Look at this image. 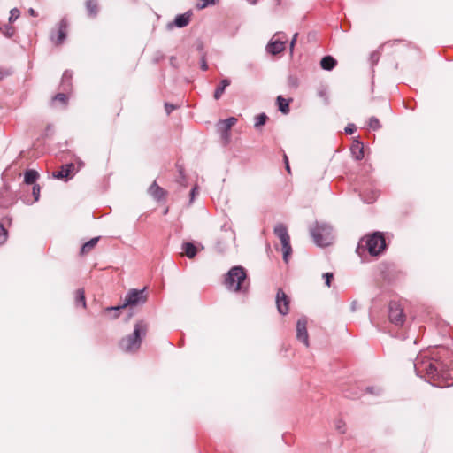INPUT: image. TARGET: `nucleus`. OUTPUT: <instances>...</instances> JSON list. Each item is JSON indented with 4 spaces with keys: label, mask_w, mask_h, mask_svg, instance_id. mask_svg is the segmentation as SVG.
Masks as SVG:
<instances>
[{
    "label": "nucleus",
    "mask_w": 453,
    "mask_h": 453,
    "mask_svg": "<svg viewBox=\"0 0 453 453\" xmlns=\"http://www.w3.org/2000/svg\"><path fill=\"white\" fill-rule=\"evenodd\" d=\"M290 101H291V99H286V98H284L281 96H279L277 97V104H278L279 110L283 114H288L289 112V111H290V109H289V102Z\"/></svg>",
    "instance_id": "obj_19"
},
{
    "label": "nucleus",
    "mask_w": 453,
    "mask_h": 453,
    "mask_svg": "<svg viewBox=\"0 0 453 453\" xmlns=\"http://www.w3.org/2000/svg\"><path fill=\"white\" fill-rule=\"evenodd\" d=\"M416 372L426 380L440 388L449 387L453 380L449 381L445 365L438 359L428 357H418L414 364Z\"/></svg>",
    "instance_id": "obj_1"
},
{
    "label": "nucleus",
    "mask_w": 453,
    "mask_h": 453,
    "mask_svg": "<svg viewBox=\"0 0 453 453\" xmlns=\"http://www.w3.org/2000/svg\"><path fill=\"white\" fill-rule=\"evenodd\" d=\"M33 196L35 197V201H38L40 196V187L39 185H35L33 187Z\"/></svg>",
    "instance_id": "obj_34"
},
{
    "label": "nucleus",
    "mask_w": 453,
    "mask_h": 453,
    "mask_svg": "<svg viewBox=\"0 0 453 453\" xmlns=\"http://www.w3.org/2000/svg\"><path fill=\"white\" fill-rule=\"evenodd\" d=\"M323 277H324V278H325V280H326V285L327 287H330V285H331V280L334 278L333 273H325V274L323 275Z\"/></svg>",
    "instance_id": "obj_35"
},
{
    "label": "nucleus",
    "mask_w": 453,
    "mask_h": 453,
    "mask_svg": "<svg viewBox=\"0 0 453 453\" xmlns=\"http://www.w3.org/2000/svg\"><path fill=\"white\" fill-rule=\"evenodd\" d=\"M68 21L66 19H62L58 24V28L51 32L50 40L56 45L59 46L64 43L67 37L68 33Z\"/></svg>",
    "instance_id": "obj_8"
},
{
    "label": "nucleus",
    "mask_w": 453,
    "mask_h": 453,
    "mask_svg": "<svg viewBox=\"0 0 453 453\" xmlns=\"http://www.w3.org/2000/svg\"><path fill=\"white\" fill-rule=\"evenodd\" d=\"M182 249L184 250V254L188 257V258H193L196 257V253H197V249L196 248V246L191 243V242H186L183 244L182 246Z\"/></svg>",
    "instance_id": "obj_24"
},
{
    "label": "nucleus",
    "mask_w": 453,
    "mask_h": 453,
    "mask_svg": "<svg viewBox=\"0 0 453 453\" xmlns=\"http://www.w3.org/2000/svg\"><path fill=\"white\" fill-rule=\"evenodd\" d=\"M388 318L391 323L395 326H403L405 321L403 308L397 302H390L388 306Z\"/></svg>",
    "instance_id": "obj_9"
},
{
    "label": "nucleus",
    "mask_w": 453,
    "mask_h": 453,
    "mask_svg": "<svg viewBox=\"0 0 453 453\" xmlns=\"http://www.w3.org/2000/svg\"><path fill=\"white\" fill-rule=\"evenodd\" d=\"M311 234L319 246H328L333 241L331 228L326 225L316 224L311 228Z\"/></svg>",
    "instance_id": "obj_7"
},
{
    "label": "nucleus",
    "mask_w": 453,
    "mask_h": 453,
    "mask_svg": "<svg viewBox=\"0 0 453 453\" xmlns=\"http://www.w3.org/2000/svg\"><path fill=\"white\" fill-rule=\"evenodd\" d=\"M336 60L331 56H326L320 61L321 67L327 71L332 70L336 65Z\"/></svg>",
    "instance_id": "obj_20"
},
{
    "label": "nucleus",
    "mask_w": 453,
    "mask_h": 453,
    "mask_svg": "<svg viewBox=\"0 0 453 453\" xmlns=\"http://www.w3.org/2000/svg\"><path fill=\"white\" fill-rule=\"evenodd\" d=\"M12 74V72L9 69L0 67V81L8 77Z\"/></svg>",
    "instance_id": "obj_33"
},
{
    "label": "nucleus",
    "mask_w": 453,
    "mask_h": 453,
    "mask_svg": "<svg viewBox=\"0 0 453 453\" xmlns=\"http://www.w3.org/2000/svg\"><path fill=\"white\" fill-rule=\"evenodd\" d=\"M351 154L356 160H361L365 157L364 144L358 140H354L350 147Z\"/></svg>",
    "instance_id": "obj_13"
},
{
    "label": "nucleus",
    "mask_w": 453,
    "mask_h": 453,
    "mask_svg": "<svg viewBox=\"0 0 453 453\" xmlns=\"http://www.w3.org/2000/svg\"><path fill=\"white\" fill-rule=\"evenodd\" d=\"M19 17V11L17 8H13L10 12V22L15 21Z\"/></svg>",
    "instance_id": "obj_31"
},
{
    "label": "nucleus",
    "mask_w": 453,
    "mask_h": 453,
    "mask_svg": "<svg viewBox=\"0 0 453 453\" xmlns=\"http://www.w3.org/2000/svg\"><path fill=\"white\" fill-rule=\"evenodd\" d=\"M296 37H297V34L296 33L293 36V39L290 42V50L293 51V49H294V46H295V43H296Z\"/></svg>",
    "instance_id": "obj_39"
},
{
    "label": "nucleus",
    "mask_w": 453,
    "mask_h": 453,
    "mask_svg": "<svg viewBox=\"0 0 453 453\" xmlns=\"http://www.w3.org/2000/svg\"><path fill=\"white\" fill-rule=\"evenodd\" d=\"M85 7L88 15L91 18H95L99 12V6L96 0H87L85 2Z\"/></svg>",
    "instance_id": "obj_16"
},
{
    "label": "nucleus",
    "mask_w": 453,
    "mask_h": 453,
    "mask_svg": "<svg viewBox=\"0 0 453 453\" xmlns=\"http://www.w3.org/2000/svg\"><path fill=\"white\" fill-rule=\"evenodd\" d=\"M267 119H268V117H267V115L265 113L258 114L257 116L255 117L254 127L256 128H259L260 127H262L263 125L265 124Z\"/></svg>",
    "instance_id": "obj_28"
},
{
    "label": "nucleus",
    "mask_w": 453,
    "mask_h": 453,
    "mask_svg": "<svg viewBox=\"0 0 453 453\" xmlns=\"http://www.w3.org/2000/svg\"><path fill=\"white\" fill-rule=\"evenodd\" d=\"M146 288L143 289L138 290L134 288H131L127 293L124 302L121 305L116 307H108L105 309V311H114V318H118L119 316V311L120 309H124L126 307H134L145 303L147 302L148 296L146 294Z\"/></svg>",
    "instance_id": "obj_3"
},
{
    "label": "nucleus",
    "mask_w": 453,
    "mask_h": 453,
    "mask_svg": "<svg viewBox=\"0 0 453 453\" xmlns=\"http://www.w3.org/2000/svg\"><path fill=\"white\" fill-rule=\"evenodd\" d=\"M368 125L372 130H378L381 127L380 120L375 117L370 118Z\"/></svg>",
    "instance_id": "obj_29"
},
{
    "label": "nucleus",
    "mask_w": 453,
    "mask_h": 453,
    "mask_svg": "<svg viewBox=\"0 0 453 453\" xmlns=\"http://www.w3.org/2000/svg\"><path fill=\"white\" fill-rule=\"evenodd\" d=\"M165 108L167 114H170L175 109V106L171 104L166 103L165 104Z\"/></svg>",
    "instance_id": "obj_37"
},
{
    "label": "nucleus",
    "mask_w": 453,
    "mask_h": 453,
    "mask_svg": "<svg viewBox=\"0 0 453 453\" xmlns=\"http://www.w3.org/2000/svg\"><path fill=\"white\" fill-rule=\"evenodd\" d=\"M296 337L305 346H309L307 321L305 319H298V321L296 323Z\"/></svg>",
    "instance_id": "obj_12"
},
{
    "label": "nucleus",
    "mask_w": 453,
    "mask_h": 453,
    "mask_svg": "<svg viewBox=\"0 0 453 453\" xmlns=\"http://www.w3.org/2000/svg\"><path fill=\"white\" fill-rule=\"evenodd\" d=\"M98 241L99 237H95L89 240L88 242H85L81 248L80 256H86L88 253H90L91 250H94L95 247L96 246Z\"/></svg>",
    "instance_id": "obj_15"
},
{
    "label": "nucleus",
    "mask_w": 453,
    "mask_h": 453,
    "mask_svg": "<svg viewBox=\"0 0 453 453\" xmlns=\"http://www.w3.org/2000/svg\"><path fill=\"white\" fill-rule=\"evenodd\" d=\"M275 302L279 313L287 315L289 311L290 299L281 288L277 291Z\"/></svg>",
    "instance_id": "obj_10"
},
{
    "label": "nucleus",
    "mask_w": 453,
    "mask_h": 453,
    "mask_svg": "<svg viewBox=\"0 0 453 453\" xmlns=\"http://www.w3.org/2000/svg\"><path fill=\"white\" fill-rule=\"evenodd\" d=\"M28 12H29V14H30L31 16H33V17H37V16H38L37 12H36L33 8H30V9L28 10Z\"/></svg>",
    "instance_id": "obj_40"
},
{
    "label": "nucleus",
    "mask_w": 453,
    "mask_h": 453,
    "mask_svg": "<svg viewBox=\"0 0 453 453\" xmlns=\"http://www.w3.org/2000/svg\"><path fill=\"white\" fill-rule=\"evenodd\" d=\"M75 171V165L73 163L66 164L61 166V169L59 171H56L52 173V176L55 179L67 180L71 179Z\"/></svg>",
    "instance_id": "obj_11"
},
{
    "label": "nucleus",
    "mask_w": 453,
    "mask_h": 453,
    "mask_svg": "<svg viewBox=\"0 0 453 453\" xmlns=\"http://www.w3.org/2000/svg\"><path fill=\"white\" fill-rule=\"evenodd\" d=\"M75 299H76L77 304L81 303L83 308L86 307L85 292L83 289L80 288V289L76 290Z\"/></svg>",
    "instance_id": "obj_27"
},
{
    "label": "nucleus",
    "mask_w": 453,
    "mask_h": 453,
    "mask_svg": "<svg viewBox=\"0 0 453 453\" xmlns=\"http://www.w3.org/2000/svg\"><path fill=\"white\" fill-rule=\"evenodd\" d=\"M355 131H356V127L354 124H349L345 128L346 134H352Z\"/></svg>",
    "instance_id": "obj_36"
},
{
    "label": "nucleus",
    "mask_w": 453,
    "mask_h": 453,
    "mask_svg": "<svg viewBox=\"0 0 453 453\" xmlns=\"http://www.w3.org/2000/svg\"><path fill=\"white\" fill-rule=\"evenodd\" d=\"M72 79H73V73L71 71H65L63 73V76L61 79V86L63 87L64 90H66L72 87Z\"/></svg>",
    "instance_id": "obj_23"
},
{
    "label": "nucleus",
    "mask_w": 453,
    "mask_h": 453,
    "mask_svg": "<svg viewBox=\"0 0 453 453\" xmlns=\"http://www.w3.org/2000/svg\"><path fill=\"white\" fill-rule=\"evenodd\" d=\"M7 239V231L3 225H0V245L4 243Z\"/></svg>",
    "instance_id": "obj_32"
},
{
    "label": "nucleus",
    "mask_w": 453,
    "mask_h": 453,
    "mask_svg": "<svg viewBox=\"0 0 453 453\" xmlns=\"http://www.w3.org/2000/svg\"><path fill=\"white\" fill-rule=\"evenodd\" d=\"M284 162H285V165H286V170L288 171V173H291V170H290V166H289V163H288V158L286 155H284Z\"/></svg>",
    "instance_id": "obj_38"
},
{
    "label": "nucleus",
    "mask_w": 453,
    "mask_h": 453,
    "mask_svg": "<svg viewBox=\"0 0 453 453\" xmlns=\"http://www.w3.org/2000/svg\"><path fill=\"white\" fill-rule=\"evenodd\" d=\"M237 122V119L234 117H231L229 119H226L225 120L220 121V128L224 132H228L232 127H234Z\"/></svg>",
    "instance_id": "obj_25"
},
{
    "label": "nucleus",
    "mask_w": 453,
    "mask_h": 453,
    "mask_svg": "<svg viewBox=\"0 0 453 453\" xmlns=\"http://www.w3.org/2000/svg\"><path fill=\"white\" fill-rule=\"evenodd\" d=\"M285 44L286 42L283 41L273 40L267 44L266 50L272 55H276L278 53L282 52L285 50Z\"/></svg>",
    "instance_id": "obj_14"
},
{
    "label": "nucleus",
    "mask_w": 453,
    "mask_h": 453,
    "mask_svg": "<svg viewBox=\"0 0 453 453\" xmlns=\"http://www.w3.org/2000/svg\"><path fill=\"white\" fill-rule=\"evenodd\" d=\"M67 103H68V96L65 93L57 94L51 100L52 106H56L58 104H59L61 106L65 107L67 105Z\"/></svg>",
    "instance_id": "obj_21"
},
{
    "label": "nucleus",
    "mask_w": 453,
    "mask_h": 453,
    "mask_svg": "<svg viewBox=\"0 0 453 453\" xmlns=\"http://www.w3.org/2000/svg\"><path fill=\"white\" fill-rule=\"evenodd\" d=\"M150 193L157 199H162L165 196V191L160 188L156 182L150 187Z\"/></svg>",
    "instance_id": "obj_22"
},
{
    "label": "nucleus",
    "mask_w": 453,
    "mask_h": 453,
    "mask_svg": "<svg viewBox=\"0 0 453 453\" xmlns=\"http://www.w3.org/2000/svg\"><path fill=\"white\" fill-rule=\"evenodd\" d=\"M38 178V173L35 170H27L25 173L24 181L27 184H33Z\"/></svg>",
    "instance_id": "obj_26"
},
{
    "label": "nucleus",
    "mask_w": 453,
    "mask_h": 453,
    "mask_svg": "<svg viewBox=\"0 0 453 453\" xmlns=\"http://www.w3.org/2000/svg\"><path fill=\"white\" fill-rule=\"evenodd\" d=\"M191 13L189 12L176 16L174 25L178 27H184L190 22Z\"/></svg>",
    "instance_id": "obj_17"
},
{
    "label": "nucleus",
    "mask_w": 453,
    "mask_h": 453,
    "mask_svg": "<svg viewBox=\"0 0 453 453\" xmlns=\"http://www.w3.org/2000/svg\"><path fill=\"white\" fill-rule=\"evenodd\" d=\"M148 325L144 321H139L134 326V333L124 337L119 342V348L126 352L136 351L141 345V339L147 334Z\"/></svg>",
    "instance_id": "obj_2"
},
{
    "label": "nucleus",
    "mask_w": 453,
    "mask_h": 453,
    "mask_svg": "<svg viewBox=\"0 0 453 453\" xmlns=\"http://www.w3.org/2000/svg\"><path fill=\"white\" fill-rule=\"evenodd\" d=\"M214 3V0H198L196 7L197 9L202 10L206 8L209 4H213Z\"/></svg>",
    "instance_id": "obj_30"
},
{
    "label": "nucleus",
    "mask_w": 453,
    "mask_h": 453,
    "mask_svg": "<svg viewBox=\"0 0 453 453\" xmlns=\"http://www.w3.org/2000/svg\"><path fill=\"white\" fill-rule=\"evenodd\" d=\"M362 242H365V246L372 256L379 255L386 248L385 238L380 232L365 236Z\"/></svg>",
    "instance_id": "obj_5"
},
{
    "label": "nucleus",
    "mask_w": 453,
    "mask_h": 453,
    "mask_svg": "<svg viewBox=\"0 0 453 453\" xmlns=\"http://www.w3.org/2000/svg\"><path fill=\"white\" fill-rule=\"evenodd\" d=\"M250 4H256L257 0H248Z\"/></svg>",
    "instance_id": "obj_42"
},
{
    "label": "nucleus",
    "mask_w": 453,
    "mask_h": 453,
    "mask_svg": "<svg viewBox=\"0 0 453 453\" xmlns=\"http://www.w3.org/2000/svg\"><path fill=\"white\" fill-rule=\"evenodd\" d=\"M246 272L242 266H234L226 274L225 283L229 290L234 292H246L248 284L246 283Z\"/></svg>",
    "instance_id": "obj_4"
},
{
    "label": "nucleus",
    "mask_w": 453,
    "mask_h": 453,
    "mask_svg": "<svg viewBox=\"0 0 453 453\" xmlns=\"http://www.w3.org/2000/svg\"><path fill=\"white\" fill-rule=\"evenodd\" d=\"M231 83L229 79H223L218 88L215 89L213 97L215 100H219L223 95L226 87H228Z\"/></svg>",
    "instance_id": "obj_18"
},
{
    "label": "nucleus",
    "mask_w": 453,
    "mask_h": 453,
    "mask_svg": "<svg viewBox=\"0 0 453 453\" xmlns=\"http://www.w3.org/2000/svg\"><path fill=\"white\" fill-rule=\"evenodd\" d=\"M202 69L204 70V71H206L208 69V65L205 63V61H203V64H202Z\"/></svg>",
    "instance_id": "obj_41"
},
{
    "label": "nucleus",
    "mask_w": 453,
    "mask_h": 453,
    "mask_svg": "<svg viewBox=\"0 0 453 453\" xmlns=\"http://www.w3.org/2000/svg\"><path fill=\"white\" fill-rule=\"evenodd\" d=\"M273 233L280 241L281 250L283 252V259L286 263H288V257L292 252L290 236L288 233V228L284 224L278 223L273 228Z\"/></svg>",
    "instance_id": "obj_6"
}]
</instances>
